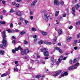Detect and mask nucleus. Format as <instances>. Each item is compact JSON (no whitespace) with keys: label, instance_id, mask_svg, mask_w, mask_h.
I'll return each instance as SVG.
<instances>
[{"label":"nucleus","instance_id":"obj_56","mask_svg":"<svg viewBox=\"0 0 80 80\" xmlns=\"http://www.w3.org/2000/svg\"><path fill=\"white\" fill-rule=\"evenodd\" d=\"M27 43H28V42H27L26 41H24V44H27Z\"/></svg>","mask_w":80,"mask_h":80},{"label":"nucleus","instance_id":"obj_58","mask_svg":"<svg viewBox=\"0 0 80 80\" xmlns=\"http://www.w3.org/2000/svg\"><path fill=\"white\" fill-rule=\"evenodd\" d=\"M23 58H25V59H27V57L26 56H24Z\"/></svg>","mask_w":80,"mask_h":80},{"label":"nucleus","instance_id":"obj_4","mask_svg":"<svg viewBox=\"0 0 80 80\" xmlns=\"http://www.w3.org/2000/svg\"><path fill=\"white\" fill-rule=\"evenodd\" d=\"M29 52V50H28V49H27L26 50H24L23 52L21 53V54L23 55L24 54H25V53H28Z\"/></svg>","mask_w":80,"mask_h":80},{"label":"nucleus","instance_id":"obj_64","mask_svg":"<svg viewBox=\"0 0 80 80\" xmlns=\"http://www.w3.org/2000/svg\"><path fill=\"white\" fill-rule=\"evenodd\" d=\"M48 58H49L48 57H47L45 58V60H47V59H48Z\"/></svg>","mask_w":80,"mask_h":80},{"label":"nucleus","instance_id":"obj_23","mask_svg":"<svg viewBox=\"0 0 80 80\" xmlns=\"http://www.w3.org/2000/svg\"><path fill=\"white\" fill-rule=\"evenodd\" d=\"M62 33V29H59L58 31V33L59 35H60Z\"/></svg>","mask_w":80,"mask_h":80},{"label":"nucleus","instance_id":"obj_63","mask_svg":"<svg viewBox=\"0 0 80 80\" xmlns=\"http://www.w3.org/2000/svg\"><path fill=\"white\" fill-rule=\"evenodd\" d=\"M60 3L61 4V5H63V4L64 3V2H63V1H61Z\"/></svg>","mask_w":80,"mask_h":80},{"label":"nucleus","instance_id":"obj_5","mask_svg":"<svg viewBox=\"0 0 80 80\" xmlns=\"http://www.w3.org/2000/svg\"><path fill=\"white\" fill-rule=\"evenodd\" d=\"M67 75H68V73L67 72H65L59 77V78H62V77H64V76H67Z\"/></svg>","mask_w":80,"mask_h":80},{"label":"nucleus","instance_id":"obj_24","mask_svg":"<svg viewBox=\"0 0 80 80\" xmlns=\"http://www.w3.org/2000/svg\"><path fill=\"white\" fill-rule=\"evenodd\" d=\"M20 48H21V47L20 46H19L18 48H15V50H16V51H18V50H19V49H20Z\"/></svg>","mask_w":80,"mask_h":80},{"label":"nucleus","instance_id":"obj_49","mask_svg":"<svg viewBox=\"0 0 80 80\" xmlns=\"http://www.w3.org/2000/svg\"><path fill=\"white\" fill-rule=\"evenodd\" d=\"M15 2H12V5H15Z\"/></svg>","mask_w":80,"mask_h":80},{"label":"nucleus","instance_id":"obj_27","mask_svg":"<svg viewBox=\"0 0 80 80\" xmlns=\"http://www.w3.org/2000/svg\"><path fill=\"white\" fill-rule=\"evenodd\" d=\"M56 72H57V73H58V74L60 75V73H61V72H62V70H59Z\"/></svg>","mask_w":80,"mask_h":80},{"label":"nucleus","instance_id":"obj_55","mask_svg":"<svg viewBox=\"0 0 80 80\" xmlns=\"http://www.w3.org/2000/svg\"><path fill=\"white\" fill-rule=\"evenodd\" d=\"M12 39H14V40H15V39H16V38L15 37V36H13L12 37Z\"/></svg>","mask_w":80,"mask_h":80},{"label":"nucleus","instance_id":"obj_25","mask_svg":"<svg viewBox=\"0 0 80 80\" xmlns=\"http://www.w3.org/2000/svg\"><path fill=\"white\" fill-rule=\"evenodd\" d=\"M42 34L43 35H45L47 34V33L44 32L43 31L42 32Z\"/></svg>","mask_w":80,"mask_h":80},{"label":"nucleus","instance_id":"obj_57","mask_svg":"<svg viewBox=\"0 0 80 80\" xmlns=\"http://www.w3.org/2000/svg\"><path fill=\"white\" fill-rule=\"evenodd\" d=\"M33 18V16H31L30 17V19H31V20H32Z\"/></svg>","mask_w":80,"mask_h":80},{"label":"nucleus","instance_id":"obj_47","mask_svg":"<svg viewBox=\"0 0 80 80\" xmlns=\"http://www.w3.org/2000/svg\"><path fill=\"white\" fill-rule=\"evenodd\" d=\"M73 28V26H71L69 27V29H70V30H71V29H72Z\"/></svg>","mask_w":80,"mask_h":80},{"label":"nucleus","instance_id":"obj_41","mask_svg":"<svg viewBox=\"0 0 80 80\" xmlns=\"http://www.w3.org/2000/svg\"><path fill=\"white\" fill-rule=\"evenodd\" d=\"M80 24V22H78L76 23V24L77 25H79Z\"/></svg>","mask_w":80,"mask_h":80},{"label":"nucleus","instance_id":"obj_59","mask_svg":"<svg viewBox=\"0 0 80 80\" xmlns=\"http://www.w3.org/2000/svg\"><path fill=\"white\" fill-rule=\"evenodd\" d=\"M72 13L73 15H74V16H75V12H73Z\"/></svg>","mask_w":80,"mask_h":80},{"label":"nucleus","instance_id":"obj_2","mask_svg":"<svg viewBox=\"0 0 80 80\" xmlns=\"http://www.w3.org/2000/svg\"><path fill=\"white\" fill-rule=\"evenodd\" d=\"M79 63L78 62L76 63L75 65L74 66H71L69 67V70H74V69H77L78 68V67L79 66Z\"/></svg>","mask_w":80,"mask_h":80},{"label":"nucleus","instance_id":"obj_50","mask_svg":"<svg viewBox=\"0 0 80 80\" xmlns=\"http://www.w3.org/2000/svg\"><path fill=\"white\" fill-rule=\"evenodd\" d=\"M72 12H75V9L74 8H72Z\"/></svg>","mask_w":80,"mask_h":80},{"label":"nucleus","instance_id":"obj_21","mask_svg":"<svg viewBox=\"0 0 80 80\" xmlns=\"http://www.w3.org/2000/svg\"><path fill=\"white\" fill-rule=\"evenodd\" d=\"M24 22L25 23L28 25H29V22H28V21L26 20H24Z\"/></svg>","mask_w":80,"mask_h":80},{"label":"nucleus","instance_id":"obj_13","mask_svg":"<svg viewBox=\"0 0 80 80\" xmlns=\"http://www.w3.org/2000/svg\"><path fill=\"white\" fill-rule=\"evenodd\" d=\"M15 13H17V15L18 16H21V12L20 11L17 10L15 11ZM19 13V14H18Z\"/></svg>","mask_w":80,"mask_h":80},{"label":"nucleus","instance_id":"obj_20","mask_svg":"<svg viewBox=\"0 0 80 80\" xmlns=\"http://www.w3.org/2000/svg\"><path fill=\"white\" fill-rule=\"evenodd\" d=\"M7 75H8V74L7 73H6L1 75V77H5L6 76H7Z\"/></svg>","mask_w":80,"mask_h":80},{"label":"nucleus","instance_id":"obj_43","mask_svg":"<svg viewBox=\"0 0 80 80\" xmlns=\"http://www.w3.org/2000/svg\"><path fill=\"white\" fill-rule=\"evenodd\" d=\"M80 33L78 34L77 35V38H80Z\"/></svg>","mask_w":80,"mask_h":80},{"label":"nucleus","instance_id":"obj_32","mask_svg":"<svg viewBox=\"0 0 80 80\" xmlns=\"http://www.w3.org/2000/svg\"><path fill=\"white\" fill-rule=\"evenodd\" d=\"M25 31H22L20 32V34L21 35H23V34H25Z\"/></svg>","mask_w":80,"mask_h":80},{"label":"nucleus","instance_id":"obj_40","mask_svg":"<svg viewBox=\"0 0 80 80\" xmlns=\"http://www.w3.org/2000/svg\"><path fill=\"white\" fill-rule=\"evenodd\" d=\"M38 37V36L37 35H34L33 36V37L34 38H37Z\"/></svg>","mask_w":80,"mask_h":80},{"label":"nucleus","instance_id":"obj_33","mask_svg":"<svg viewBox=\"0 0 80 80\" xmlns=\"http://www.w3.org/2000/svg\"><path fill=\"white\" fill-rule=\"evenodd\" d=\"M18 61H15V63L16 65V66L17 67L18 66Z\"/></svg>","mask_w":80,"mask_h":80},{"label":"nucleus","instance_id":"obj_15","mask_svg":"<svg viewBox=\"0 0 80 80\" xmlns=\"http://www.w3.org/2000/svg\"><path fill=\"white\" fill-rule=\"evenodd\" d=\"M4 53H5V51H4L3 50H0V54L2 55H4Z\"/></svg>","mask_w":80,"mask_h":80},{"label":"nucleus","instance_id":"obj_7","mask_svg":"<svg viewBox=\"0 0 80 80\" xmlns=\"http://www.w3.org/2000/svg\"><path fill=\"white\" fill-rule=\"evenodd\" d=\"M37 0L33 1L32 2V3H31V6L32 7H34V6H35V5H36V3H37Z\"/></svg>","mask_w":80,"mask_h":80},{"label":"nucleus","instance_id":"obj_16","mask_svg":"<svg viewBox=\"0 0 80 80\" xmlns=\"http://www.w3.org/2000/svg\"><path fill=\"white\" fill-rule=\"evenodd\" d=\"M51 61H52V62H53V63H55V62H56V59H54L53 58H51Z\"/></svg>","mask_w":80,"mask_h":80},{"label":"nucleus","instance_id":"obj_19","mask_svg":"<svg viewBox=\"0 0 80 80\" xmlns=\"http://www.w3.org/2000/svg\"><path fill=\"white\" fill-rule=\"evenodd\" d=\"M40 77H41V75L40 74H38L36 76V78H38V79L39 78H40Z\"/></svg>","mask_w":80,"mask_h":80},{"label":"nucleus","instance_id":"obj_35","mask_svg":"<svg viewBox=\"0 0 80 80\" xmlns=\"http://www.w3.org/2000/svg\"><path fill=\"white\" fill-rule=\"evenodd\" d=\"M38 43L39 45H41L43 43V41H40L38 42Z\"/></svg>","mask_w":80,"mask_h":80},{"label":"nucleus","instance_id":"obj_12","mask_svg":"<svg viewBox=\"0 0 80 80\" xmlns=\"http://www.w3.org/2000/svg\"><path fill=\"white\" fill-rule=\"evenodd\" d=\"M78 41L77 40H74V42L72 43V45L73 46H76V44Z\"/></svg>","mask_w":80,"mask_h":80},{"label":"nucleus","instance_id":"obj_29","mask_svg":"<svg viewBox=\"0 0 80 80\" xmlns=\"http://www.w3.org/2000/svg\"><path fill=\"white\" fill-rule=\"evenodd\" d=\"M13 70L14 72H17V71H18V68H14Z\"/></svg>","mask_w":80,"mask_h":80},{"label":"nucleus","instance_id":"obj_10","mask_svg":"<svg viewBox=\"0 0 80 80\" xmlns=\"http://www.w3.org/2000/svg\"><path fill=\"white\" fill-rule=\"evenodd\" d=\"M40 50L42 52L45 53V52H46L47 51V48H45L44 49H40Z\"/></svg>","mask_w":80,"mask_h":80},{"label":"nucleus","instance_id":"obj_39","mask_svg":"<svg viewBox=\"0 0 80 80\" xmlns=\"http://www.w3.org/2000/svg\"><path fill=\"white\" fill-rule=\"evenodd\" d=\"M19 6H20V4H17L16 5V7H17V8H18Z\"/></svg>","mask_w":80,"mask_h":80},{"label":"nucleus","instance_id":"obj_11","mask_svg":"<svg viewBox=\"0 0 80 80\" xmlns=\"http://www.w3.org/2000/svg\"><path fill=\"white\" fill-rule=\"evenodd\" d=\"M44 43L46 44V45H52V43L50 42L45 41L44 42Z\"/></svg>","mask_w":80,"mask_h":80},{"label":"nucleus","instance_id":"obj_52","mask_svg":"<svg viewBox=\"0 0 80 80\" xmlns=\"http://www.w3.org/2000/svg\"><path fill=\"white\" fill-rule=\"evenodd\" d=\"M66 14H64L62 15L63 17H66Z\"/></svg>","mask_w":80,"mask_h":80},{"label":"nucleus","instance_id":"obj_37","mask_svg":"<svg viewBox=\"0 0 80 80\" xmlns=\"http://www.w3.org/2000/svg\"><path fill=\"white\" fill-rule=\"evenodd\" d=\"M6 31L8 32V33H10L11 32V30L10 29H7Z\"/></svg>","mask_w":80,"mask_h":80},{"label":"nucleus","instance_id":"obj_48","mask_svg":"<svg viewBox=\"0 0 80 80\" xmlns=\"http://www.w3.org/2000/svg\"><path fill=\"white\" fill-rule=\"evenodd\" d=\"M13 24L12 23H11L10 25V27H13Z\"/></svg>","mask_w":80,"mask_h":80},{"label":"nucleus","instance_id":"obj_17","mask_svg":"<svg viewBox=\"0 0 80 80\" xmlns=\"http://www.w3.org/2000/svg\"><path fill=\"white\" fill-rule=\"evenodd\" d=\"M59 74L57 72H55L54 74H53V76L54 77H57V76H58Z\"/></svg>","mask_w":80,"mask_h":80},{"label":"nucleus","instance_id":"obj_45","mask_svg":"<svg viewBox=\"0 0 80 80\" xmlns=\"http://www.w3.org/2000/svg\"><path fill=\"white\" fill-rule=\"evenodd\" d=\"M12 42L13 43H14V44H15V43H16V42L15 40H13Z\"/></svg>","mask_w":80,"mask_h":80},{"label":"nucleus","instance_id":"obj_61","mask_svg":"<svg viewBox=\"0 0 80 80\" xmlns=\"http://www.w3.org/2000/svg\"><path fill=\"white\" fill-rule=\"evenodd\" d=\"M2 3L3 4H5V1H3L2 2Z\"/></svg>","mask_w":80,"mask_h":80},{"label":"nucleus","instance_id":"obj_6","mask_svg":"<svg viewBox=\"0 0 80 80\" xmlns=\"http://www.w3.org/2000/svg\"><path fill=\"white\" fill-rule=\"evenodd\" d=\"M47 15H48V13H47L44 14V15L45 17L44 19L46 22H48V16H47Z\"/></svg>","mask_w":80,"mask_h":80},{"label":"nucleus","instance_id":"obj_31","mask_svg":"<svg viewBox=\"0 0 80 80\" xmlns=\"http://www.w3.org/2000/svg\"><path fill=\"white\" fill-rule=\"evenodd\" d=\"M75 7L76 8H79V7H80V6L77 4L75 5Z\"/></svg>","mask_w":80,"mask_h":80},{"label":"nucleus","instance_id":"obj_28","mask_svg":"<svg viewBox=\"0 0 80 80\" xmlns=\"http://www.w3.org/2000/svg\"><path fill=\"white\" fill-rule=\"evenodd\" d=\"M31 30L33 32H36V31H37L36 29L34 28H32Z\"/></svg>","mask_w":80,"mask_h":80},{"label":"nucleus","instance_id":"obj_3","mask_svg":"<svg viewBox=\"0 0 80 80\" xmlns=\"http://www.w3.org/2000/svg\"><path fill=\"white\" fill-rule=\"evenodd\" d=\"M62 60H63V56H61L60 58L58 59V61L56 62L57 64H59V63H60Z\"/></svg>","mask_w":80,"mask_h":80},{"label":"nucleus","instance_id":"obj_34","mask_svg":"<svg viewBox=\"0 0 80 80\" xmlns=\"http://www.w3.org/2000/svg\"><path fill=\"white\" fill-rule=\"evenodd\" d=\"M13 32H19V30L18 29L13 30Z\"/></svg>","mask_w":80,"mask_h":80},{"label":"nucleus","instance_id":"obj_51","mask_svg":"<svg viewBox=\"0 0 80 80\" xmlns=\"http://www.w3.org/2000/svg\"><path fill=\"white\" fill-rule=\"evenodd\" d=\"M6 12V10H3L2 11V13H5Z\"/></svg>","mask_w":80,"mask_h":80},{"label":"nucleus","instance_id":"obj_46","mask_svg":"<svg viewBox=\"0 0 80 80\" xmlns=\"http://www.w3.org/2000/svg\"><path fill=\"white\" fill-rule=\"evenodd\" d=\"M33 12L31 11L30 12V14L31 15H33Z\"/></svg>","mask_w":80,"mask_h":80},{"label":"nucleus","instance_id":"obj_30","mask_svg":"<svg viewBox=\"0 0 80 80\" xmlns=\"http://www.w3.org/2000/svg\"><path fill=\"white\" fill-rule=\"evenodd\" d=\"M5 23L6 22L5 21H1V22L0 21V23H1V24H5Z\"/></svg>","mask_w":80,"mask_h":80},{"label":"nucleus","instance_id":"obj_14","mask_svg":"<svg viewBox=\"0 0 80 80\" xmlns=\"http://www.w3.org/2000/svg\"><path fill=\"white\" fill-rule=\"evenodd\" d=\"M48 51H46V52H45L44 53V55L46 57H47V56H48Z\"/></svg>","mask_w":80,"mask_h":80},{"label":"nucleus","instance_id":"obj_36","mask_svg":"<svg viewBox=\"0 0 80 80\" xmlns=\"http://www.w3.org/2000/svg\"><path fill=\"white\" fill-rule=\"evenodd\" d=\"M77 59L75 58L73 60V62L75 63L76 62H77Z\"/></svg>","mask_w":80,"mask_h":80},{"label":"nucleus","instance_id":"obj_38","mask_svg":"<svg viewBox=\"0 0 80 80\" xmlns=\"http://www.w3.org/2000/svg\"><path fill=\"white\" fill-rule=\"evenodd\" d=\"M13 12V10L12 9H10V11H9V12L10 13H12V12Z\"/></svg>","mask_w":80,"mask_h":80},{"label":"nucleus","instance_id":"obj_42","mask_svg":"<svg viewBox=\"0 0 80 80\" xmlns=\"http://www.w3.org/2000/svg\"><path fill=\"white\" fill-rule=\"evenodd\" d=\"M80 33L78 34L77 35V38H80Z\"/></svg>","mask_w":80,"mask_h":80},{"label":"nucleus","instance_id":"obj_26","mask_svg":"<svg viewBox=\"0 0 80 80\" xmlns=\"http://www.w3.org/2000/svg\"><path fill=\"white\" fill-rule=\"evenodd\" d=\"M59 14V11H56V14H55V15L56 17H57L58 16V15Z\"/></svg>","mask_w":80,"mask_h":80},{"label":"nucleus","instance_id":"obj_62","mask_svg":"<svg viewBox=\"0 0 80 80\" xmlns=\"http://www.w3.org/2000/svg\"><path fill=\"white\" fill-rule=\"evenodd\" d=\"M67 57H64L63 58V60H66V59H67Z\"/></svg>","mask_w":80,"mask_h":80},{"label":"nucleus","instance_id":"obj_44","mask_svg":"<svg viewBox=\"0 0 80 80\" xmlns=\"http://www.w3.org/2000/svg\"><path fill=\"white\" fill-rule=\"evenodd\" d=\"M12 53H15V52H16V50H15V49H12Z\"/></svg>","mask_w":80,"mask_h":80},{"label":"nucleus","instance_id":"obj_53","mask_svg":"<svg viewBox=\"0 0 80 80\" xmlns=\"http://www.w3.org/2000/svg\"><path fill=\"white\" fill-rule=\"evenodd\" d=\"M45 61H42L41 62V64H42V65L43 64H45Z\"/></svg>","mask_w":80,"mask_h":80},{"label":"nucleus","instance_id":"obj_54","mask_svg":"<svg viewBox=\"0 0 80 80\" xmlns=\"http://www.w3.org/2000/svg\"><path fill=\"white\" fill-rule=\"evenodd\" d=\"M74 50H77V49H78V48H77V47H75L74 48Z\"/></svg>","mask_w":80,"mask_h":80},{"label":"nucleus","instance_id":"obj_1","mask_svg":"<svg viewBox=\"0 0 80 80\" xmlns=\"http://www.w3.org/2000/svg\"><path fill=\"white\" fill-rule=\"evenodd\" d=\"M3 40H2V44L4 47H7V41L5 40V38H6V34H5V32L3 31L2 33Z\"/></svg>","mask_w":80,"mask_h":80},{"label":"nucleus","instance_id":"obj_22","mask_svg":"<svg viewBox=\"0 0 80 80\" xmlns=\"http://www.w3.org/2000/svg\"><path fill=\"white\" fill-rule=\"evenodd\" d=\"M31 61L32 62H35L36 63H39V61L38 60H36L35 61L33 60H32V59H31Z\"/></svg>","mask_w":80,"mask_h":80},{"label":"nucleus","instance_id":"obj_60","mask_svg":"<svg viewBox=\"0 0 80 80\" xmlns=\"http://www.w3.org/2000/svg\"><path fill=\"white\" fill-rule=\"evenodd\" d=\"M72 63V60L70 59L69 60V63Z\"/></svg>","mask_w":80,"mask_h":80},{"label":"nucleus","instance_id":"obj_18","mask_svg":"<svg viewBox=\"0 0 80 80\" xmlns=\"http://www.w3.org/2000/svg\"><path fill=\"white\" fill-rule=\"evenodd\" d=\"M72 38L71 37H68L67 38V41H68V42H69L72 40Z\"/></svg>","mask_w":80,"mask_h":80},{"label":"nucleus","instance_id":"obj_9","mask_svg":"<svg viewBox=\"0 0 80 80\" xmlns=\"http://www.w3.org/2000/svg\"><path fill=\"white\" fill-rule=\"evenodd\" d=\"M54 5H59L60 4V2L57 0H55L54 2Z\"/></svg>","mask_w":80,"mask_h":80},{"label":"nucleus","instance_id":"obj_8","mask_svg":"<svg viewBox=\"0 0 80 80\" xmlns=\"http://www.w3.org/2000/svg\"><path fill=\"white\" fill-rule=\"evenodd\" d=\"M55 50H58V52H60L61 53H63V51H62V49H60V48L58 47H56L55 48Z\"/></svg>","mask_w":80,"mask_h":80}]
</instances>
